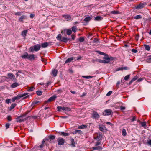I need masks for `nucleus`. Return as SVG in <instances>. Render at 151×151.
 Returning <instances> with one entry per match:
<instances>
[{"mask_svg": "<svg viewBox=\"0 0 151 151\" xmlns=\"http://www.w3.org/2000/svg\"><path fill=\"white\" fill-rule=\"evenodd\" d=\"M40 45L39 44H37V45H35L34 46L31 47L30 49L31 51L32 52H33L34 51H37L40 50Z\"/></svg>", "mask_w": 151, "mask_h": 151, "instance_id": "obj_1", "label": "nucleus"}, {"mask_svg": "<svg viewBox=\"0 0 151 151\" xmlns=\"http://www.w3.org/2000/svg\"><path fill=\"white\" fill-rule=\"evenodd\" d=\"M112 112L111 109H106L103 112L102 114L104 116H108L111 115Z\"/></svg>", "mask_w": 151, "mask_h": 151, "instance_id": "obj_2", "label": "nucleus"}, {"mask_svg": "<svg viewBox=\"0 0 151 151\" xmlns=\"http://www.w3.org/2000/svg\"><path fill=\"white\" fill-rule=\"evenodd\" d=\"M103 59H104V60L105 61V63H109L111 60H113V58L111 57L109 58L108 56H104V57Z\"/></svg>", "mask_w": 151, "mask_h": 151, "instance_id": "obj_3", "label": "nucleus"}, {"mask_svg": "<svg viewBox=\"0 0 151 151\" xmlns=\"http://www.w3.org/2000/svg\"><path fill=\"white\" fill-rule=\"evenodd\" d=\"M99 117V115L96 112L94 111L92 114V117L93 119H98Z\"/></svg>", "mask_w": 151, "mask_h": 151, "instance_id": "obj_4", "label": "nucleus"}, {"mask_svg": "<svg viewBox=\"0 0 151 151\" xmlns=\"http://www.w3.org/2000/svg\"><path fill=\"white\" fill-rule=\"evenodd\" d=\"M52 43V42H46L42 44L41 46L42 48H46L47 46L50 45H51Z\"/></svg>", "mask_w": 151, "mask_h": 151, "instance_id": "obj_5", "label": "nucleus"}, {"mask_svg": "<svg viewBox=\"0 0 151 151\" xmlns=\"http://www.w3.org/2000/svg\"><path fill=\"white\" fill-rule=\"evenodd\" d=\"M62 16L65 18L67 21L71 20L72 19V17L70 15H63Z\"/></svg>", "mask_w": 151, "mask_h": 151, "instance_id": "obj_6", "label": "nucleus"}, {"mask_svg": "<svg viewBox=\"0 0 151 151\" xmlns=\"http://www.w3.org/2000/svg\"><path fill=\"white\" fill-rule=\"evenodd\" d=\"M145 4L143 3H140L138 5L135 6L136 9H140L144 7L145 6Z\"/></svg>", "mask_w": 151, "mask_h": 151, "instance_id": "obj_7", "label": "nucleus"}, {"mask_svg": "<svg viewBox=\"0 0 151 151\" xmlns=\"http://www.w3.org/2000/svg\"><path fill=\"white\" fill-rule=\"evenodd\" d=\"M56 98V96L55 95H54L52 96L49 98L46 101V102H49L53 101L55 100Z\"/></svg>", "mask_w": 151, "mask_h": 151, "instance_id": "obj_8", "label": "nucleus"}, {"mask_svg": "<svg viewBox=\"0 0 151 151\" xmlns=\"http://www.w3.org/2000/svg\"><path fill=\"white\" fill-rule=\"evenodd\" d=\"M8 75L9 76V78L12 80H15V76L11 73H9L8 74Z\"/></svg>", "mask_w": 151, "mask_h": 151, "instance_id": "obj_9", "label": "nucleus"}, {"mask_svg": "<svg viewBox=\"0 0 151 151\" xmlns=\"http://www.w3.org/2000/svg\"><path fill=\"white\" fill-rule=\"evenodd\" d=\"M65 142V140L63 138L59 139L58 141V144L59 145H63Z\"/></svg>", "mask_w": 151, "mask_h": 151, "instance_id": "obj_10", "label": "nucleus"}, {"mask_svg": "<svg viewBox=\"0 0 151 151\" xmlns=\"http://www.w3.org/2000/svg\"><path fill=\"white\" fill-rule=\"evenodd\" d=\"M75 58L71 57L65 61V63H69L73 60H75Z\"/></svg>", "mask_w": 151, "mask_h": 151, "instance_id": "obj_11", "label": "nucleus"}, {"mask_svg": "<svg viewBox=\"0 0 151 151\" xmlns=\"http://www.w3.org/2000/svg\"><path fill=\"white\" fill-rule=\"evenodd\" d=\"M35 58V55L34 54L29 55L28 57V59L31 60H34Z\"/></svg>", "mask_w": 151, "mask_h": 151, "instance_id": "obj_12", "label": "nucleus"}, {"mask_svg": "<svg viewBox=\"0 0 151 151\" xmlns=\"http://www.w3.org/2000/svg\"><path fill=\"white\" fill-rule=\"evenodd\" d=\"M92 17H91L88 16L86 17L84 19V21L86 22H87L91 20Z\"/></svg>", "mask_w": 151, "mask_h": 151, "instance_id": "obj_13", "label": "nucleus"}, {"mask_svg": "<svg viewBox=\"0 0 151 151\" xmlns=\"http://www.w3.org/2000/svg\"><path fill=\"white\" fill-rule=\"evenodd\" d=\"M57 109H58V111H64L65 107H61L60 106H58L57 107Z\"/></svg>", "mask_w": 151, "mask_h": 151, "instance_id": "obj_14", "label": "nucleus"}, {"mask_svg": "<svg viewBox=\"0 0 151 151\" xmlns=\"http://www.w3.org/2000/svg\"><path fill=\"white\" fill-rule=\"evenodd\" d=\"M77 133L79 134H81L82 133V132L81 131L78 130H75L72 132V133L73 134H76Z\"/></svg>", "mask_w": 151, "mask_h": 151, "instance_id": "obj_15", "label": "nucleus"}, {"mask_svg": "<svg viewBox=\"0 0 151 151\" xmlns=\"http://www.w3.org/2000/svg\"><path fill=\"white\" fill-rule=\"evenodd\" d=\"M102 137V135L100 134H97V136L95 139L98 141L100 140Z\"/></svg>", "mask_w": 151, "mask_h": 151, "instance_id": "obj_16", "label": "nucleus"}, {"mask_svg": "<svg viewBox=\"0 0 151 151\" xmlns=\"http://www.w3.org/2000/svg\"><path fill=\"white\" fill-rule=\"evenodd\" d=\"M27 94H27V93H24V94H22L21 96H17L16 97H15V98H16V100L19 99L20 98L24 97V96H26Z\"/></svg>", "mask_w": 151, "mask_h": 151, "instance_id": "obj_17", "label": "nucleus"}, {"mask_svg": "<svg viewBox=\"0 0 151 151\" xmlns=\"http://www.w3.org/2000/svg\"><path fill=\"white\" fill-rule=\"evenodd\" d=\"M19 84L17 83H14L11 85V87L12 88H15L18 86Z\"/></svg>", "mask_w": 151, "mask_h": 151, "instance_id": "obj_18", "label": "nucleus"}, {"mask_svg": "<svg viewBox=\"0 0 151 151\" xmlns=\"http://www.w3.org/2000/svg\"><path fill=\"white\" fill-rule=\"evenodd\" d=\"M92 149L93 150H100L102 149V148L100 146H97L94 147H93Z\"/></svg>", "mask_w": 151, "mask_h": 151, "instance_id": "obj_19", "label": "nucleus"}, {"mask_svg": "<svg viewBox=\"0 0 151 151\" xmlns=\"http://www.w3.org/2000/svg\"><path fill=\"white\" fill-rule=\"evenodd\" d=\"M58 71L56 69H54L52 70V74L54 76H56L57 75Z\"/></svg>", "mask_w": 151, "mask_h": 151, "instance_id": "obj_20", "label": "nucleus"}, {"mask_svg": "<svg viewBox=\"0 0 151 151\" xmlns=\"http://www.w3.org/2000/svg\"><path fill=\"white\" fill-rule=\"evenodd\" d=\"M28 54L26 52L24 55H22L21 57L22 58L28 59Z\"/></svg>", "mask_w": 151, "mask_h": 151, "instance_id": "obj_21", "label": "nucleus"}, {"mask_svg": "<svg viewBox=\"0 0 151 151\" xmlns=\"http://www.w3.org/2000/svg\"><path fill=\"white\" fill-rule=\"evenodd\" d=\"M27 32L28 31L27 30H24L22 32L21 35L23 37H25Z\"/></svg>", "mask_w": 151, "mask_h": 151, "instance_id": "obj_22", "label": "nucleus"}, {"mask_svg": "<svg viewBox=\"0 0 151 151\" xmlns=\"http://www.w3.org/2000/svg\"><path fill=\"white\" fill-rule=\"evenodd\" d=\"M102 19V17L101 16H97L95 17V20L96 21H100Z\"/></svg>", "mask_w": 151, "mask_h": 151, "instance_id": "obj_23", "label": "nucleus"}, {"mask_svg": "<svg viewBox=\"0 0 151 151\" xmlns=\"http://www.w3.org/2000/svg\"><path fill=\"white\" fill-rule=\"evenodd\" d=\"M87 127V126L84 125H81L80 126H78V128L79 129H83L86 128Z\"/></svg>", "mask_w": 151, "mask_h": 151, "instance_id": "obj_24", "label": "nucleus"}, {"mask_svg": "<svg viewBox=\"0 0 151 151\" xmlns=\"http://www.w3.org/2000/svg\"><path fill=\"white\" fill-rule=\"evenodd\" d=\"M68 40L69 39H68L67 38L65 37H62V39L60 41L64 42H67Z\"/></svg>", "mask_w": 151, "mask_h": 151, "instance_id": "obj_25", "label": "nucleus"}, {"mask_svg": "<svg viewBox=\"0 0 151 151\" xmlns=\"http://www.w3.org/2000/svg\"><path fill=\"white\" fill-rule=\"evenodd\" d=\"M137 78V77L136 76H134L129 82V84H131L132 82L136 80Z\"/></svg>", "mask_w": 151, "mask_h": 151, "instance_id": "obj_26", "label": "nucleus"}, {"mask_svg": "<svg viewBox=\"0 0 151 151\" xmlns=\"http://www.w3.org/2000/svg\"><path fill=\"white\" fill-rule=\"evenodd\" d=\"M83 78H84L86 79H89L93 77V76H82Z\"/></svg>", "mask_w": 151, "mask_h": 151, "instance_id": "obj_27", "label": "nucleus"}, {"mask_svg": "<svg viewBox=\"0 0 151 151\" xmlns=\"http://www.w3.org/2000/svg\"><path fill=\"white\" fill-rule=\"evenodd\" d=\"M25 18V16H22L19 18V20L20 22H22L23 21L24 19Z\"/></svg>", "mask_w": 151, "mask_h": 151, "instance_id": "obj_28", "label": "nucleus"}, {"mask_svg": "<svg viewBox=\"0 0 151 151\" xmlns=\"http://www.w3.org/2000/svg\"><path fill=\"white\" fill-rule=\"evenodd\" d=\"M35 89V88L33 86H32L31 87H29L28 89L27 90V91H32L34 90Z\"/></svg>", "mask_w": 151, "mask_h": 151, "instance_id": "obj_29", "label": "nucleus"}, {"mask_svg": "<svg viewBox=\"0 0 151 151\" xmlns=\"http://www.w3.org/2000/svg\"><path fill=\"white\" fill-rule=\"evenodd\" d=\"M122 134L124 136H125L127 134V133L126 130L124 129H123L122 131Z\"/></svg>", "mask_w": 151, "mask_h": 151, "instance_id": "obj_30", "label": "nucleus"}, {"mask_svg": "<svg viewBox=\"0 0 151 151\" xmlns=\"http://www.w3.org/2000/svg\"><path fill=\"white\" fill-rule=\"evenodd\" d=\"M17 122H21L23 121V120L21 119L20 117H18L16 119Z\"/></svg>", "mask_w": 151, "mask_h": 151, "instance_id": "obj_31", "label": "nucleus"}, {"mask_svg": "<svg viewBox=\"0 0 151 151\" xmlns=\"http://www.w3.org/2000/svg\"><path fill=\"white\" fill-rule=\"evenodd\" d=\"M141 126L142 127H144L145 128H146V122H141Z\"/></svg>", "mask_w": 151, "mask_h": 151, "instance_id": "obj_32", "label": "nucleus"}, {"mask_svg": "<svg viewBox=\"0 0 151 151\" xmlns=\"http://www.w3.org/2000/svg\"><path fill=\"white\" fill-rule=\"evenodd\" d=\"M106 129L105 127L102 126H100L99 127V129L101 131H103Z\"/></svg>", "mask_w": 151, "mask_h": 151, "instance_id": "obj_33", "label": "nucleus"}, {"mask_svg": "<svg viewBox=\"0 0 151 151\" xmlns=\"http://www.w3.org/2000/svg\"><path fill=\"white\" fill-rule=\"evenodd\" d=\"M62 36L61 34H59L56 37V38L58 40L61 41L62 39Z\"/></svg>", "mask_w": 151, "mask_h": 151, "instance_id": "obj_34", "label": "nucleus"}, {"mask_svg": "<svg viewBox=\"0 0 151 151\" xmlns=\"http://www.w3.org/2000/svg\"><path fill=\"white\" fill-rule=\"evenodd\" d=\"M60 134L64 136H68L69 135L68 133L64 132H61Z\"/></svg>", "mask_w": 151, "mask_h": 151, "instance_id": "obj_35", "label": "nucleus"}, {"mask_svg": "<svg viewBox=\"0 0 151 151\" xmlns=\"http://www.w3.org/2000/svg\"><path fill=\"white\" fill-rule=\"evenodd\" d=\"M39 102V101H34L33 102L31 105V106H32V107H34L35 105L38 104Z\"/></svg>", "mask_w": 151, "mask_h": 151, "instance_id": "obj_36", "label": "nucleus"}, {"mask_svg": "<svg viewBox=\"0 0 151 151\" xmlns=\"http://www.w3.org/2000/svg\"><path fill=\"white\" fill-rule=\"evenodd\" d=\"M144 46L145 47V49L147 50L148 51H149L150 50V47L149 45H145Z\"/></svg>", "mask_w": 151, "mask_h": 151, "instance_id": "obj_37", "label": "nucleus"}, {"mask_svg": "<svg viewBox=\"0 0 151 151\" xmlns=\"http://www.w3.org/2000/svg\"><path fill=\"white\" fill-rule=\"evenodd\" d=\"M77 28L76 26H73L72 28V31L74 32H75L76 31Z\"/></svg>", "mask_w": 151, "mask_h": 151, "instance_id": "obj_38", "label": "nucleus"}, {"mask_svg": "<svg viewBox=\"0 0 151 151\" xmlns=\"http://www.w3.org/2000/svg\"><path fill=\"white\" fill-rule=\"evenodd\" d=\"M71 145H72L73 147H74L75 146V142L74 141V139H71Z\"/></svg>", "mask_w": 151, "mask_h": 151, "instance_id": "obj_39", "label": "nucleus"}, {"mask_svg": "<svg viewBox=\"0 0 151 151\" xmlns=\"http://www.w3.org/2000/svg\"><path fill=\"white\" fill-rule=\"evenodd\" d=\"M71 109L70 108L67 107H65V110L66 111H70Z\"/></svg>", "mask_w": 151, "mask_h": 151, "instance_id": "obj_40", "label": "nucleus"}, {"mask_svg": "<svg viewBox=\"0 0 151 151\" xmlns=\"http://www.w3.org/2000/svg\"><path fill=\"white\" fill-rule=\"evenodd\" d=\"M111 13L113 14H118L119 13V12L117 11H113L111 12Z\"/></svg>", "mask_w": 151, "mask_h": 151, "instance_id": "obj_41", "label": "nucleus"}, {"mask_svg": "<svg viewBox=\"0 0 151 151\" xmlns=\"http://www.w3.org/2000/svg\"><path fill=\"white\" fill-rule=\"evenodd\" d=\"M42 93V92L40 91H37L36 92V93L38 95H41Z\"/></svg>", "mask_w": 151, "mask_h": 151, "instance_id": "obj_42", "label": "nucleus"}, {"mask_svg": "<svg viewBox=\"0 0 151 151\" xmlns=\"http://www.w3.org/2000/svg\"><path fill=\"white\" fill-rule=\"evenodd\" d=\"M72 33V31L70 29L67 30V34L68 35H70Z\"/></svg>", "mask_w": 151, "mask_h": 151, "instance_id": "obj_43", "label": "nucleus"}, {"mask_svg": "<svg viewBox=\"0 0 151 151\" xmlns=\"http://www.w3.org/2000/svg\"><path fill=\"white\" fill-rule=\"evenodd\" d=\"M142 17V16L140 15H137L134 17V18L136 19H140Z\"/></svg>", "mask_w": 151, "mask_h": 151, "instance_id": "obj_44", "label": "nucleus"}, {"mask_svg": "<svg viewBox=\"0 0 151 151\" xmlns=\"http://www.w3.org/2000/svg\"><path fill=\"white\" fill-rule=\"evenodd\" d=\"M16 104H15L14 103L12 104L10 107V109H13L16 106Z\"/></svg>", "mask_w": 151, "mask_h": 151, "instance_id": "obj_45", "label": "nucleus"}, {"mask_svg": "<svg viewBox=\"0 0 151 151\" xmlns=\"http://www.w3.org/2000/svg\"><path fill=\"white\" fill-rule=\"evenodd\" d=\"M79 40L80 42H82L84 41V39L83 38L81 37L79 38Z\"/></svg>", "mask_w": 151, "mask_h": 151, "instance_id": "obj_46", "label": "nucleus"}, {"mask_svg": "<svg viewBox=\"0 0 151 151\" xmlns=\"http://www.w3.org/2000/svg\"><path fill=\"white\" fill-rule=\"evenodd\" d=\"M112 91H110L109 92H108V93H107L106 95L107 96H110L112 93Z\"/></svg>", "mask_w": 151, "mask_h": 151, "instance_id": "obj_47", "label": "nucleus"}, {"mask_svg": "<svg viewBox=\"0 0 151 151\" xmlns=\"http://www.w3.org/2000/svg\"><path fill=\"white\" fill-rule=\"evenodd\" d=\"M129 77H130L129 75H127L124 77V79L125 80H127L128 79H129Z\"/></svg>", "mask_w": 151, "mask_h": 151, "instance_id": "obj_48", "label": "nucleus"}, {"mask_svg": "<svg viewBox=\"0 0 151 151\" xmlns=\"http://www.w3.org/2000/svg\"><path fill=\"white\" fill-rule=\"evenodd\" d=\"M21 13L19 12H17L15 13V15H17L18 16H20L21 15Z\"/></svg>", "mask_w": 151, "mask_h": 151, "instance_id": "obj_49", "label": "nucleus"}, {"mask_svg": "<svg viewBox=\"0 0 151 151\" xmlns=\"http://www.w3.org/2000/svg\"><path fill=\"white\" fill-rule=\"evenodd\" d=\"M132 52L134 53H136L137 52V50L134 49H133L132 50Z\"/></svg>", "mask_w": 151, "mask_h": 151, "instance_id": "obj_50", "label": "nucleus"}, {"mask_svg": "<svg viewBox=\"0 0 151 151\" xmlns=\"http://www.w3.org/2000/svg\"><path fill=\"white\" fill-rule=\"evenodd\" d=\"M10 126V124L9 123H7L6 125V129L8 128Z\"/></svg>", "mask_w": 151, "mask_h": 151, "instance_id": "obj_51", "label": "nucleus"}, {"mask_svg": "<svg viewBox=\"0 0 151 151\" xmlns=\"http://www.w3.org/2000/svg\"><path fill=\"white\" fill-rule=\"evenodd\" d=\"M55 136H53V135L51 136L50 137V138L52 140L54 139H55Z\"/></svg>", "mask_w": 151, "mask_h": 151, "instance_id": "obj_52", "label": "nucleus"}, {"mask_svg": "<svg viewBox=\"0 0 151 151\" xmlns=\"http://www.w3.org/2000/svg\"><path fill=\"white\" fill-rule=\"evenodd\" d=\"M10 99H8L6 100V102L7 104H9L10 103Z\"/></svg>", "mask_w": 151, "mask_h": 151, "instance_id": "obj_53", "label": "nucleus"}, {"mask_svg": "<svg viewBox=\"0 0 151 151\" xmlns=\"http://www.w3.org/2000/svg\"><path fill=\"white\" fill-rule=\"evenodd\" d=\"M7 119L8 121H11L12 120V118L10 116H8L7 117Z\"/></svg>", "mask_w": 151, "mask_h": 151, "instance_id": "obj_54", "label": "nucleus"}, {"mask_svg": "<svg viewBox=\"0 0 151 151\" xmlns=\"http://www.w3.org/2000/svg\"><path fill=\"white\" fill-rule=\"evenodd\" d=\"M99 62L103 63H105V62H106L104 60H99Z\"/></svg>", "mask_w": 151, "mask_h": 151, "instance_id": "obj_55", "label": "nucleus"}, {"mask_svg": "<svg viewBox=\"0 0 151 151\" xmlns=\"http://www.w3.org/2000/svg\"><path fill=\"white\" fill-rule=\"evenodd\" d=\"M143 80V79L142 78H140L139 79H138L137 80L138 82H139L141 81H142Z\"/></svg>", "mask_w": 151, "mask_h": 151, "instance_id": "obj_56", "label": "nucleus"}, {"mask_svg": "<svg viewBox=\"0 0 151 151\" xmlns=\"http://www.w3.org/2000/svg\"><path fill=\"white\" fill-rule=\"evenodd\" d=\"M100 142H97L95 143V145L97 146L100 144Z\"/></svg>", "mask_w": 151, "mask_h": 151, "instance_id": "obj_57", "label": "nucleus"}, {"mask_svg": "<svg viewBox=\"0 0 151 151\" xmlns=\"http://www.w3.org/2000/svg\"><path fill=\"white\" fill-rule=\"evenodd\" d=\"M16 98H15V97H14L13 98H12V102H14V101H15V100H16Z\"/></svg>", "mask_w": 151, "mask_h": 151, "instance_id": "obj_58", "label": "nucleus"}, {"mask_svg": "<svg viewBox=\"0 0 151 151\" xmlns=\"http://www.w3.org/2000/svg\"><path fill=\"white\" fill-rule=\"evenodd\" d=\"M131 120L132 121H134L136 120L135 117L134 116L131 119Z\"/></svg>", "mask_w": 151, "mask_h": 151, "instance_id": "obj_59", "label": "nucleus"}, {"mask_svg": "<svg viewBox=\"0 0 151 151\" xmlns=\"http://www.w3.org/2000/svg\"><path fill=\"white\" fill-rule=\"evenodd\" d=\"M120 109L122 110H124L125 109V107L124 106H121L120 107Z\"/></svg>", "mask_w": 151, "mask_h": 151, "instance_id": "obj_60", "label": "nucleus"}, {"mask_svg": "<svg viewBox=\"0 0 151 151\" xmlns=\"http://www.w3.org/2000/svg\"><path fill=\"white\" fill-rule=\"evenodd\" d=\"M76 37V36L74 35H72V39L73 40Z\"/></svg>", "mask_w": 151, "mask_h": 151, "instance_id": "obj_61", "label": "nucleus"}, {"mask_svg": "<svg viewBox=\"0 0 151 151\" xmlns=\"http://www.w3.org/2000/svg\"><path fill=\"white\" fill-rule=\"evenodd\" d=\"M147 143L150 145H151V139L147 142Z\"/></svg>", "mask_w": 151, "mask_h": 151, "instance_id": "obj_62", "label": "nucleus"}, {"mask_svg": "<svg viewBox=\"0 0 151 151\" xmlns=\"http://www.w3.org/2000/svg\"><path fill=\"white\" fill-rule=\"evenodd\" d=\"M44 146V144H41L40 145V148H42Z\"/></svg>", "mask_w": 151, "mask_h": 151, "instance_id": "obj_63", "label": "nucleus"}, {"mask_svg": "<svg viewBox=\"0 0 151 151\" xmlns=\"http://www.w3.org/2000/svg\"><path fill=\"white\" fill-rule=\"evenodd\" d=\"M106 124H107L111 125L112 124L110 122H107L106 123Z\"/></svg>", "mask_w": 151, "mask_h": 151, "instance_id": "obj_64", "label": "nucleus"}]
</instances>
